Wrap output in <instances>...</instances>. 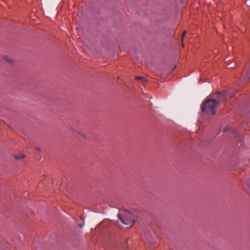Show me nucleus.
<instances>
[{
  "instance_id": "obj_1",
  "label": "nucleus",
  "mask_w": 250,
  "mask_h": 250,
  "mask_svg": "<svg viewBox=\"0 0 250 250\" xmlns=\"http://www.w3.org/2000/svg\"><path fill=\"white\" fill-rule=\"evenodd\" d=\"M218 104L219 103L214 99H207L202 105L201 112H206L208 115H214L215 108Z\"/></svg>"
},
{
  "instance_id": "obj_2",
  "label": "nucleus",
  "mask_w": 250,
  "mask_h": 250,
  "mask_svg": "<svg viewBox=\"0 0 250 250\" xmlns=\"http://www.w3.org/2000/svg\"><path fill=\"white\" fill-rule=\"evenodd\" d=\"M118 217L125 225H133L136 221L134 213L131 211H125L123 214H118Z\"/></svg>"
},
{
  "instance_id": "obj_3",
  "label": "nucleus",
  "mask_w": 250,
  "mask_h": 250,
  "mask_svg": "<svg viewBox=\"0 0 250 250\" xmlns=\"http://www.w3.org/2000/svg\"><path fill=\"white\" fill-rule=\"evenodd\" d=\"M135 80L142 83H145L146 82L145 79L143 77H136Z\"/></svg>"
},
{
  "instance_id": "obj_4",
  "label": "nucleus",
  "mask_w": 250,
  "mask_h": 250,
  "mask_svg": "<svg viewBox=\"0 0 250 250\" xmlns=\"http://www.w3.org/2000/svg\"><path fill=\"white\" fill-rule=\"evenodd\" d=\"M25 156L22 154H19L15 155V158L17 160H21L24 158Z\"/></svg>"
},
{
  "instance_id": "obj_5",
  "label": "nucleus",
  "mask_w": 250,
  "mask_h": 250,
  "mask_svg": "<svg viewBox=\"0 0 250 250\" xmlns=\"http://www.w3.org/2000/svg\"><path fill=\"white\" fill-rule=\"evenodd\" d=\"M234 131V130L231 128L230 126H227L224 129V132H228V131Z\"/></svg>"
},
{
  "instance_id": "obj_6",
  "label": "nucleus",
  "mask_w": 250,
  "mask_h": 250,
  "mask_svg": "<svg viewBox=\"0 0 250 250\" xmlns=\"http://www.w3.org/2000/svg\"><path fill=\"white\" fill-rule=\"evenodd\" d=\"M187 33V31H185L184 32H183V33H182V37H181V40H182V42H183V38L185 36L186 34Z\"/></svg>"
},
{
  "instance_id": "obj_7",
  "label": "nucleus",
  "mask_w": 250,
  "mask_h": 250,
  "mask_svg": "<svg viewBox=\"0 0 250 250\" xmlns=\"http://www.w3.org/2000/svg\"><path fill=\"white\" fill-rule=\"evenodd\" d=\"M5 59L6 61V62H7L9 63H12V60L8 58L7 57H5Z\"/></svg>"
},
{
  "instance_id": "obj_8",
  "label": "nucleus",
  "mask_w": 250,
  "mask_h": 250,
  "mask_svg": "<svg viewBox=\"0 0 250 250\" xmlns=\"http://www.w3.org/2000/svg\"><path fill=\"white\" fill-rule=\"evenodd\" d=\"M250 75V71H247L246 72V76L245 77V79H246V78L249 77Z\"/></svg>"
},
{
  "instance_id": "obj_9",
  "label": "nucleus",
  "mask_w": 250,
  "mask_h": 250,
  "mask_svg": "<svg viewBox=\"0 0 250 250\" xmlns=\"http://www.w3.org/2000/svg\"><path fill=\"white\" fill-rule=\"evenodd\" d=\"M79 227L82 228H83V226L81 224H80Z\"/></svg>"
},
{
  "instance_id": "obj_10",
  "label": "nucleus",
  "mask_w": 250,
  "mask_h": 250,
  "mask_svg": "<svg viewBox=\"0 0 250 250\" xmlns=\"http://www.w3.org/2000/svg\"><path fill=\"white\" fill-rule=\"evenodd\" d=\"M218 93H219V94H222V95L223 94V93H221V92H218Z\"/></svg>"
}]
</instances>
